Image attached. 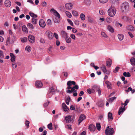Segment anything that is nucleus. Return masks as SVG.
<instances>
[{
  "label": "nucleus",
  "mask_w": 135,
  "mask_h": 135,
  "mask_svg": "<svg viewBox=\"0 0 135 135\" xmlns=\"http://www.w3.org/2000/svg\"><path fill=\"white\" fill-rule=\"evenodd\" d=\"M116 11V9L114 7L112 6L108 10V15L110 16L113 17L115 15Z\"/></svg>",
  "instance_id": "obj_1"
},
{
  "label": "nucleus",
  "mask_w": 135,
  "mask_h": 135,
  "mask_svg": "<svg viewBox=\"0 0 135 135\" xmlns=\"http://www.w3.org/2000/svg\"><path fill=\"white\" fill-rule=\"evenodd\" d=\"M114 133V129L113 128H110L108 126L105 130V134L106 135H112Z\"/></svg>",
  "instance_id": "obj_2"
},
{
  "label": "nucleus",
  "mask_w": 135,
  "mask_h": 135,
  "mask_svg": "<svg viewBox=\"0 0 135 135\" xmlns=\"http://www.w3.org/2000/svg\"><path fill=\"white\" fill-rule=\"evenodd\" d=\"M45 34L49 40H51L53 38L54 35L52 33L51 31L49 30L46 31L45 32Z\"/></svg>",
  "instance_id": "obj_3"
},
{
  "label": "nucleus",
  "mask_w": 135,
  "mask_h": 135,
  "mask_svg": "<svg viewBox=\"0 0 135 135\" xmlns=\"http://www.w3.org/2000/svg\"><path fill=\"white\" fill-rule=\"evenodd\" d=\"M86 118V117L85 115L83 114H82L81 115L79 118V124H79L84 119Z\"/></svg>",
  "instance_id": "obj_4"
},
{
  "label": "nucleus",
  "mask_w": 135,
  "mask_h": 135,
  "mask_svg": "<svg viewBox=\"0 0 135 135\" xmlns=\"http://www.w3.org/2000/svg\"><path fill=\"white\" fill-rule=\"evenodd\" d=\"M65 7L66 9L68 10L71 9L73 7V5L70 3H68L65 4Z\"/></svg>",
  "instance_id": "obj_5"
},
{
  "label": "nucleus",
  "mask_w": 135,
  "mask_h": 135,
  "mask_svg": "<svg viewBox=\"0 0 135 135\" xmlns=\"http://www.w3.org/2000/svg\"><path fill=\"white\" fill-rule=\"evenodd\" d=\"M72 116L70 115H67L65 117V119L66 123H69L72 121Z\"/></svg>",
  "instance_id": "obj_6"
},
{
  "label": "nucleus",
  "mask_w": 135,
  "mask_h": 135,
  "mask_svg": "<svg viewBox=\"0 0 135 135\" xmlns=\"http://www.w3.org/2000/svg\"><path fill=\"white\" fill-rule=\"evenodd\" d=\"M62 109L64 110L66 112H68L69 111V108L68 107L65 103H63L62 104Z\"/></svg>",
  "instance_id": "obj_7"
},
{
  "label": "nucleus",
  "mask_w": 135,
  "mask_h": 135,
  "mask_svg": "<svg viewBox=\"0 0 135 135\" xmlns=\"http://www.w3.org/2000/svg\"><path fill=\"white\" fill-rule=\"evenodd\" d=\"M39 25L42 28L45 27L46 24L45 21L43 20H40L39 21Z\"/></svg>",
  "instance_id": "obj_8"
},
{
  "label": "nucleus",
  "mask_w": 135,
  "mask_h": 135,
  "mask_svg": "<svg viewBox=\"0 0 135 135\" xmlns=\"http://www.w3.org/2000/svg\"><path fill=\"white\" fill-rule=\"evenodd\" d=\"M35 85L37 87L41 88L43 85V84L41 81H37L35 83Z\"/></svg>",
  "instance_id": "obj_9"
},
{
  "label": "nucleus",
  "mask_w": 135,
  "mask_h": 135,
  "mask_svg": "<svg viewBox=\"0 0 135 135\" xmlns=\"http://www.w3.org/2000/svg\"><path fill=\"white\" fill-rule=\"evenodd\" d=\"M122 7L125 9H128L129 8V7L128 3L127 2H124L122 4Z\"/></svg>",
  "instance_id": "obj_10"
},
{
  "label": "nucleus",
  "mask_w": 135,
  "mask_h": 135,
  "mask_svg": "<svg viewBox=\"0 0 135 135\" xmlns=\"http://www.w3.org/2000/svg\"><path fill=\"white\" fill-rule=\"evenodd\" d=\"M93 88L95 89V91H97L98 92L99 95H101V90L99 86L97 85H95L93 86Z\"/></svg>",
  "instance_id": "obj_11"
},
{
  "label": "nucleus",
  "mask_w": 135,
  "mask_h": 135,
  "mask_svg": "<svg viewBox=\"0 0 135 135\" xmlns=\"http://www.w3.org/2000/svg\"><path fill=\"white\" fill-rule=\"evenodd\" d=\"M28 40L31 43H33L34 42L35 39L34 36L31 35H29L28 36Z\"/></svg>",
  "instance_id": "obj_12"
},
{
  "label": "nucleus",
  "mask_w": 135,
  "mask_h": 135,
  "mask_svg": "<svg viewBox=\"0 0 135 135\" xmlns=\"http://www.w3.org/2000/svg\"><path fill=\"white\" fill-rule=\"evenodd\" d=\"M101 70L105 74H107L108 75H109L110 73L109 72L108 73H107V70L106 69V67L105 66H103L100 68Z\"/></svg>",
  "instance_id": "obj_13"
},
{
  "label": "nucleus",
  "mask_w": 135,
  "mask_h": 135,
  "mask_svg": "<svg viewBox=\"0 0 135 135\" xmlns=\"http://www.w3.org/2000/svg\"><path fill=\"white\" fill-rule=\"evenodd\" d=\"M107 29L110 32L112 33H113L114 32V28L110 25H107Z\"/></svg>",
  "instance_id": "obj_14"
},
{
  "label": "nucleus",
  "mask_w": 135,
  "mask_h": 135,
  "mask_svg": "<svg viewBox=\"0 0 135 135\" xmlns=\"http://www.w3.org/2000/svg\"><path fill=\"white\" fill-rule=\"evenodd\" d=\"M10 56L11 57V61L12 62H15L16 59V56L12 53H10Z\"/></svg>",
  "instance_id": "obj_15"
},
{
  "label": "nucleus",
  "mask_w": 135,
  "mask_h": 135,
  "mask_svg": "<svg viewBox=\"0 0 135 135\" xmlns=\"http://www.w3.org/2000/svg\"><path fill=\"white\" fill-rule=\"evenodd\" d=\"M55 90L53 88H50L49 90V94H50V95H51L52 94H55Z\"/></svg>",
  "instance_id": "obj_16"
},
{
  "label": "nucleus",
  "mask_w": 135,
  "mask_h": 135,
  "mask_svg": "<svg viewBox=\"0 0 135 135\" xmlns=\"http://www.w3.org/2000/svg\"><path fill=\"white\" fill-rule=\"evenodd\" d=\"M11 2L9 0H6L4 2L5 6L7 7H9L11 5Z\"/></svg>",
  "instance_id": "obj_17"
},
{
  "label": "nucleus",
  "mask_w": 135,
  "mask_h": 135,
  "mask_svg": "<svg viewBox=\"0 0 135 135\" xmlns=\"http://www.w3.org/2000/svg\"><path fill=\"white\" fill-rule=\"evenodd\" d=\"M77 91V90L75 89L74 87L72 88L71 90H66V92L67 93H71L72 92H75Z\"/></svg>",
  "instance_id": "obj_18"
},
{
  "label": "nucleus",
  "mask_w": 135,
  "mask_h": 135,
  "mask_svg": "<svg viewBox=\"0 0 135 135\" xmlns=\"http://www.w3.org/2000/svg\"><path fill=\"white\" fill-rule=\"evenodd\" d=\"M89 129L90 131H94L96 129V127L95 126L91 124L90 125Z\"/></svg>",
  "instance_id": "obj_19"
},
{
  "label": "nucleus",
  "mask_w": 135,
  "mask_h": 135,
  "mask_svg": "<svg viewBox=\"0 0 135 135\" xmlns=\"http://www.w3.org/2000/svg\"><path fill=\"white\" fill-rule=\"evenodd\" d=\"M107 66L109 68L110 67L112 64V60H111L109 59L108 60V61L106 62Z\"/></svg>",
  "instance_id": "obj_20"
},
{
  "label": "nucleus",
  "mask_w": 135,
  "mask_h": 135,
  "mask_svg": "<svg viewBox=\"0 0 135 135\" xmlns=\"http://www.w3.org/2000/svg\"><path fill=\"white\" fill-rule=\"evenodd\" d=\"M125 110V109L124 107L123 108L121 107L120 108L118 112V114L120 115L121 113H122Z\"/></svg>",
  "instance_id": "obj_21"
},
{
  "label": "nucleus",
  "mask_w": 135,
  "mask_h": 135,
  "mask_svg": "<svg viewBox=\"0 0 135 135\" xmlns=\"http://www.w3.org/2000/svg\"><path fill=\"white\" fill-rule=\"evenodd\" d=\"M127 30L131 31H133L134 30V28L132 25L128 26L127 27Z\"/></svg>",
  "instance_id": "obj_22"
},
{
  "label": "nucleus",
  "mask_w": 135,
  "mask_h": 135,
  "mask_svg": "<svg viewBox=\"0 0 135 135\" xmlns=\"http://www.w3.org/2000/svg\"><path fill=\"white\" fill-rule=\"evenodd\" d=\"M22 30L23 32L25 33H27L28 32L27 28L25 26L23 25L22 26Z\"/></svg>",
  "instance_id": "obj_23"
},
{
  "label": "nucleus",
  "mask_w": 135,
  "mask_h": 135,
  "mask_svg": "<svg viewBox=\"0 0 135 135\" xmlns=\"http://www.w3.org/2000/svg\"><path fill=\"white\" fill-rule=\"evenodd\" d=\"M108 118L109 120H112L113 119L112 113L109 112L108 114Z\"/></svg>",
  "instance_id": "obj_24"
},
{
  "label": "nucleus",
  "mask_w": 135,
  "mask_h": 135,
  "mask_svg": "<svg viewBox=\"0 0 135 135\" xmlns=\"http://www.w3.org/2000/svg\"><path fill=\"white\" fill-rule=\"evenodd\" d=\"M75 82L74 81H69L67 83V85L68 86H71L72 85H75Z\"/></svg>",
  "instance_id": "obj_25"
},
{
  "label": "nucleus",
  "mask_w": 135,
  "mask_h": 135,
  "mask_svg": "<svg viewBox=\"0 0 135 135\" xmlns=\"http://www.w3.org/2000/svg\"><path fill=\"white\" fill-rule=\"evenodd\" d=\"M61 35L62 37L64 38L65 37L68 36L67 33L64 31H61Z\"/></svg>",
  "instance_id": "obj_26"
},
{
  "label": "nucleus",
  "mask_w": 135,
  "mask_h": 135,
  "mask_svg": "<svg viewBox=\"0 0 135 135\" xmlns=\"http://www.w3.org/2000/svg\"><path fill=\"white\" fill-rule=\"evenodd\" d=\"M105 83L107 85V87L108 89L111 88V85L110 83L108 81H107L105 82Z\"/></svg>",
  "instance_id": "obj_27"
},
{
  "label": "nucleus",
  "mask_w": 135,
  "mask_h": 135,
  "mask_svg": "<svg viewBox=\"0 0 135 135\" xmlns=\"http://www.w3.org/2000/svg\"><path fill=\"white\" fill-rule=\"evenodd\" d=\"M27 26L29 29L32 30L34 28V27L32 24L28 23L27 24Z\"/></svg>",
  "instance_id": "obj_28"
},
{
  "label": "nucleus",
  "mask_w": 135,
  "mask_h": 135,
  "mask_svg": "<svg viewBox=\"0 0 135 135\" xmlns=\"http://www.w3.org/2000/svg\"><path fill=\"white\" fill-rule=\"evenodd\" d=\"M65 40H66V42L68 43H70L71 41V39L68 36L66 37Z\"/></svg>",
  "instance_id": "obj_29"
},
{
  "label": "nucleus",
  "mask_w": 135,
  "mask_h": 135,
  "mask_svg": "<svg viewBox=\"0 0 135 135\" xmlns=\"http://www.w3.org/2000/svg\"><path fill=\"white\" fill-rule=\"evenodd\" d=\"M29 15L32 17L33 18H36L37 17V15L33 13L30 12H29Z\"/></svg>",
  "instance_id": "obj_30"
},
{
  "label": "nucleus",
  "mask_w": 135,
  "mask_h": 135,
  "mask_svg": "<svg viewBox=\"0 0 135 135\" xmlns=\"http://www.w3.org/2000/svg\"><path fill=\"white\" fill-rule=\"evenodd\" d=\"M130 61L131 64L133 65H135V58H132L130 60Z\"/></svg>",
  "instance_id": "obj_31"
},
{
  "label": "nucleus",
  "mask_w": 135,
  "mask_h": 135,
  "mask_svg": "<svg viewBox=\"0 0 135 135\" xmlns=\"http://www.w3.org/2000/svg\"><path fill=\"white\" fill-rule=\"evenodd\" d=\"M123 75L124 76L127 77H129L131 76L130 73L129 72H124Z\"/></svg>",
  "instance_id": "obj_32"
},
{
  "label": "nucleus",
  "mask_w": 135,
  "mask_h": 135,
  "mask_svg": "<svg viewBox=\"0 0 135 135\" xmlns=\"http://www.w3.org/2000/svg\"><path fill=\"white\" fill-rule=\"evenodd\" d=\"M31 22L33 24H36L37 23V20L35 18H32L31 20Z\"/></svg>",
  "instance_id": "obj_33"
},
{
  "label": "nucleus",
  "mask_w": 135,
  "mask_h": 135,
  "mask_svg": "<svg viewBox=\"0 0 135 135\" xmlns=\"http://www.w3.org/2000/svg\"><path fill=\"white\" fill-rule=\"evenodd\" d=\"M80 18L81 20L84 21L85 20V15L83 13H81L80 15Z\"/></svg>",
  "instance_id": "obj_34"
},
{
  "label": "nucleus",
  "mask_w": 135,
  "mask_h": 135,
  "mask_svg": "<svg viewBox=\"0 0 135 135\" xmlns=\"http://www.w3.org/2000/svg\"><path fill=\"white\" fill-rule=\"evenodd\" d=\"M66 15L69 18H71L72 17V15L71 13L68 11H66L65 12Z\"/></svg>",
  "instance_id": "obj_35"
},
{
  "label": "nucleus",
  "mask_w": 135,
  "mask_h": 135,
  "mask_svg": "<svg viewBox=\"0 0 135 135\" xmlns=\"http://www.w3.org/2000/svg\"><path fill=\"white\" fill-rule=\"evenodd\" d=\"M47 127L50 130L52 129V124L51 123L47 125Z\"/></svg>",
  "instance_id": "obj_36"
},
{
  "label": "nucleus",
  "mask_w": 135,
  "mask_h": 135,
  "mask_svg": "<svg viewBox=\"0 0 135 135\" xmlns=\"http://www.w3.org/2000/svg\"><path fill=\"white\" fill-rule=\"evenodd\" d=\"M21 41L23 42H26L27 40V38L26 37H24L21 38Z\"/></svg>",
  "instance_id": "obj_37"
},
{
  "label": "nucleus",
  "mask_w": 135,
  "mask_h": 135,
  "mask_svg": "<svg viewBox=\"0 0 135 135\" xmlns=\"http://www.w3.org/2000/svg\"><path fill=\"white\" fill-rule=\"evenodd\" d=\"M96 126L97 129L100 131V129L101 126L99 123H97L96 124Z\"/></svg>",
  "instance_id": "obj_38"
},
{
  "label": "nucleus",
  "mask_w": 135,
  "mask_h": 135,
  "mask_svg": "<svg viewBox=\"0 0 135 135\" xmlns=\"http://www.w3.org/2000/svg\"><path fill=\"white\" fill-rule=\"evenodd\" d=\"M57 11L54 8H52L51 9L50 12L51 13L54 15L55 14Z\"/></svg>",
  "instance_id": "obj_39"
},
{
  "label": "nucleus",
  "mask_w": 135,
  "mask_h": 135,
  "mask_svg": "<svg viewBox=\"0 0 135 135\" xmlns=\"http://www.w3.org/2000/svg\"><path fill=\"white\" fill-rule=\"evenodd\" d=\"M72 13L73 15L74 16H78V12L75 11H72Z\"/></svg>",
  "instance_id": "obj_40"
},
{
  "label": "nucleus",
  "mask_w": 135,
  "mask_h": 135,
  "mask_svg": "<svg viewBox=\"0 0 135 135\" xmlns=\"http://www.w3.org/2000/svg\"><path fill=\"white\" fill-rule=\"evenodd\" d=\"M70 100V98L69 97H68L66 99V103L67 105H69Z\"/></svg>",
  "instance_id": "obj_41"
},
{
  "label": "nucleus",
  "mask_w": 135,
  "mask_h": 135,
  "mask_svg": "<svg viewBox=\"0 0 135 135\" xmlns=\"http://www.w3.org/2000/svg\"><path fill=\"white\" fill-rule=\"evenodd\" d=\"M105 21L109 23H110L112 21L111 18L109 17H107L105 19Z\"/></svg>",
  "instance_id": "obj_42"
},
{
  "label": "nucleus",
  "mask_w": 135,
  "mask_h": 135,
  "mask_svg": "<svg viewBox=\"0 0 135 135\" xmlns=\"http://www.w3.org/2000/svg\"><path fill=\"white\" fill-rule=\"evenodd\" d=\"M118 36V38L120 40H122L123 38V36L122 35L119 34Z\"/></svg>",
  "instance_id": "obj_43"
},
{
  "label": "nucleus",
  "mask_w": 135,
  "mask_h": 135,
  "mask_svg": "<svg viewBox=\"0 0 135 135\" xmlns=\"http://www.w3.org/2000/svg\"><path fill=\"white\" fill-rule=\"evenodd\" d=\"M101 35L103 37L105 38H107L108 37L106 33L103 32H101Z\"/></svg>",
  "instance_id": "obj_44"
},
{
  "label": "nucleus",
  "mask_w": 135,
  "mask_h": 135,
  "mask_svg": "<svg viewBox=\"0 0 135 135\" xmlns=\"http://www.w3.org/2000/svg\"><path fill=\"white\" fill-rule=\"evenodd\" d=\"M31 47L29 46H27L25 48V50L28 52L30 51L31 50Z\"/></svg>",
  "instance_id": "obj_45"
},
{
  "label": "nucleus",
  "mask_w": 135,
  "mask_h": 135,
  "mask_svg": "<svg viewBox=\"0 0 135 135\" xmlns=\"http://www.w3.org/2000/svg\"><path fill=\"white\" fill-rule=\"evenodd\" d=\"M12 68L13 69H15L16 68L17 66V65L16 62H12Z\"/></svg>",
  "instance_id": "obj_46"
},
{
  "label": "nucleus",
  "mask_w": 135,
  "mask_h": 135,
  "mask_svg": "<svg viewBox=\"0 0 135 135\" xmlns=\"http://www.w3.org/2000/svg\"><path fill=\"white\" fill-rule=\"evenodd\" d=\"M116 98V97H112L109 99L108 101L109 102H112Z\"/></svg>",
  "instance_id": "obj_47"
},
{
  "label": "nucleus",
  "mask_w": 135,
  "mask_h": 135,
  "mask_svg": "<svg viewBox=\"0 0 135 135\" xmlns=\"http://www.w3.org/2000/svg\"><path fill=\"white\" fill-rule=\"evenodd\" d=\"M99 2L101 3L104 4L106 3L108 0H99Z\"/></svg>",
  "instance_id": "obj_48"
},
{
  "label": "nucleus",
  "mask_w": 135,
  "mask_h": 135,
  "mask_svg": "<svg viewBox=\"0 0 135 135\" xmlns=\"http://www.w3.org/2000/svg\"><path fill=\"white\" fill-rule=\"evenodd\" d=\"M4 57V55L2 51L0 50V58L2 59Z\"/></svg>",
  "instance_id": "obj_49"
},
{
  "label": "nucleus",
  "mask_w": 135,
  "mask_h": 135,
  "mask_svg": "<svg viewBox=\"0 0 135 135\" xmlns=\"http://www.w3.org/2000/svg\"><path fill=\"white\" fill-rule=\"evenodd\" d=\"M67 20L68 23L71 26H74L73 23L69 19H67Z\"/></svg>",
  "instance_id": "obj_50"
},
{
  "label": "nucleus",
  "mask_w": 135,
  "mask_h": 135,
  "mask_svg": "<svg viewBox=\"0 0 135 135\" xmlns=\"http://www.w3.org/2000/svg\"><path fill=\"white\" fill-rule=\"evenodd\" d=\"M29 122L27 120H26L25 122V124L26 126L27 127V128H28L29 127Z\"/></svg>",
  "instance_id": "obj_51"
},
{
  "label": "nucleus",
  "mask_w": 135,
  "mask_h": 135,
  "mask_svg": "<svg viewBox=\"0 0 135 135\" xmlns=\"http://www.w3.org/2000/svg\"><path fill=\"white\" fill-rule=\"evenodd\" d=\"M58 19H59L60 17V16L59 13L57 12V13L54 15Z\"/></svg>",
  "instance_id": "obj_52"
},
{
  "label": "nucleus",
  "mask_w": 135,
  "mask_h": 135,
  "mask_svg": "<svg viewBox=\"0 0 135 135\" xmlns=\"http://www.w3.org/2000/svg\"><path fill=\"white\" fill-rule=\"evenodd\" d=\"M119 68L118 66L116 67L115 69L114 70L113 72L114 73H116L119 70Z\"/></svg>",
  "instance_id": "obj_53"
},
{
  "label": "nucleus",
  "mask_w": 135,
  "mask_h": 135,
  "mask_svg": "<svg viewBox=\"0 0 135 135\" xmlns=\"http://www.w3.org/2000/svg\"><path fill=\"white\" fill-rule=\"evenodd\" d=\"M47 23L49 25H51V20L50 19H48L47 20Z\"/></svg>",
  "instance_id": "obj_54"
},
{
  "label": "nucleus",
  "mask_w": 135,
  "mask_h": 135,
  "mask_svg": "<svg viewBox=\"0 0 135 135\" xmlns=\"http://www.w3.org/2000/svg\"><path fill=\"white\" fill-rule=\"evenodd\" d=\"M129 100L128 99H127L125 101V103L123 104V105H124V107H125V106L127 105V103L129 102Z\"/></svg>",
  "instance_id": "obj_55"
},
{
  "label": "nucleus",
  "mask_w": 135,
  "mask_h": 135,
  "mask_svg": "<svg viewBox=\"0 0 135 135\" xmlns=\"http://www.w3.org/2000/svg\"><path fill=\"white\" fill-rule=\"evenodd\" d=\"M132 89L131 87H129L128 88V89L126 90V93H128V92H129L130 91H132Z\"/></svg>",
  "instance_id": "obj_56"
},
{
  "label": "nucleus",
  "mask_w": 135,
  "mask_h": 135,
  "mask_svg": "<svg viewBox=\"0 0 135 135\" xmlns=\"http://www.w3.org/2000/svg\"><path fill=\"white\" fill-rule=\"evenodd\" d=\"M84 2L86 4L89 5L90 4V1L89 0H84Z\"/></svg>",
  "instance_id": "obj_57"
},
{
  "label": "nucleus",
  "mask_w": 135,
  "mask_h": 135,
  "mask_svg": "<svg viewBox=\"0 0 135 135\" xmlns=\"http://www.w3.org/2000/svg\"><path fill=\"white\" fill-rule=\"evenodd\" d=\"M99 12L100 14L101 15H103L104 14V13L103 11L102 10H99Z\"/></svg>",
  "instance_id": "obj_58"
},
{
  "label": "nucleus",
  "mask_w": 135,
  "mask_h": 135,
  "mask_svg": "<svg viewBox=\"0 0 135 135\" xmlns=\"http://www.w3.org/2000/svg\"><path fill=\"white\" fill-rule=\"evenodd\" d=\"M41 4L42 6L45 7L47 4V3L46 2L44 1Z\"/></svg>",
  "instance_id": "obj_59"
},
{
  "label": "nucleus",
  "mask_w": 135,
  "mask_h": 135,
  "mask_svg": "<svg viewBox=\"0 0 135 135\" xmlns=\"http://www.w3.org/2000/svg\"><path fill=\"white\" fill-rule=\"evenodd\" d=\"M70 37L73 39L75 40V37L74 34H71L70 35Z\"/></svg>",
  "instance_id": "obj_60"
},
{
  "label": "nucleus",
  "mask_w": 135,
  "mask_h": 135,
  "mask_svg": "<svg viewBox=\"0 0 135 135\" xmlns=\"http://www.w3.org/2000/svg\"><path fill=\"white\" fill-rule=\"evenodd\" d=\"M74 23L76 25H78L79 23V21L78 20H76L75 21Z\"/></svg>",
  "instance_id": "obj_61"
},
{
  "label": "nucleus",
  "mask_w": 135,
  "mask_h": 135,
  "mask_svg": "<svg viewBox=\"0 0 135 135\" xmlns=\"http://www.w3.org/2000/svg\"><path fill=\"white\" fill-rule=\"evenodd\" d=\"M49 103V101H47L46 103H45L44 105V107H46L48 106Z\"/></svg>",
  "instance_id": "obj_62"
},
{
  "label": "nucleus",
  "mask_w": 135,
  "mask_h": 135,
  "mask_svg": "<svg viewBox=\"0 0 135 135\" xmlns=\"http://www.w3.org/2000/svg\"><path fill=\"white\" fill-rule=\"evenodd\" d=\"M128 34H129V36H130V37H131V38H132L133 37H134L133 35V34L131 32H128Z\"/></svg>",
  "instance_id": "obj_63"
},
{
  "label": "nucleus",
  "mask_w": 135,
  "mask_h": 135,
  "mask_svg": "<svg viewBox=\"0 0 135 135\" xmlns=\"http://www.w3.org/2000/svg\"><path fill=\"white\" fill-rule=\"evenodd\" d=\"M71 110H74L75 109V107L73 105H71L70 107Z\"/></svg>",
  "instance_id": "obj_64"
}]
</instances>
